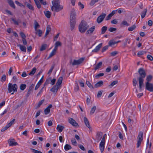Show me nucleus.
I'll use <instances>...</instances> for the list:
<instances>
[{
  "label": "nucleus",
  "mask_w": 153,
  "mask_h": 153,
  "mask_svg": "<svg viewBox=\"0 0 153 153\" xmlns=\"http://www.w3.org/2000/svg\"><path fill=\"white\" fill-rule=\"evenodd\" d=\"M31 150L32 151V152L35 153H42L41 151L36 150V149H31Z\"/></svg>",
  "instance_id": "nucleus-60"
},
{
  "label": "nucleus",
  "mask_w": 153,
  "mask_h": 153,
  "mask_svg": "<svg viewBox=\"0 0 153 153\" xmlns=\"http://www.w3.org/2000/svg\"><path fill=\"white\" fill-rule=\"evenodd\" d=\"M143 140V133L142 131L139 132L137 140L142 141Z\"/></svg>",
  "instance_id": "nucleus-19"
},
{
  "label": "nucleus",
  "mask_w": 153,
  "mask_h": 153,
  "mask_svg": "<svg viewBox=\"0 0 153 153\" xmlns=\"http://www.w3.org/2000/svg\"><path fill=\"white\" fill-rule=\"evenodd\" d=\"M6 76L5 74H3L1 78V81L2 82H4L6 80Z\"/></svg>",
  "instance_id": "nucleus-56"
},
{
  "label": "nucleus",
  "mask_w": 153,
  "mask_h": 153,
  "mask_svg": "<svg viewBox=\"0 0 153 153\" xmlns=\"http://www.w3.org/2000/svg\"><path fill=\"white\" fill-rule=\"evenodd\" d=\"M52 3L53 6L51 8L52 11L58 12L62 9L63 6L60 5L59 0H53Z\"/></svg>",
  "instance_id": "nucleus-2"
},
{
  "label": "nucleus",
  "mask_w": 153,
  "mask_h": 153,
  "mask_svg": "<svg viewBox=\"0 0 153 153\" xmlns=\"http://www.w3.org/2000/svg\"><path fill=\"white\" fill-rule=\"evenodd\" d=\"M147 58L150 61H152L153 60V57L150 55H147Z\"/></svg>",
  "instance_id": "nucleus-57"
},
{
  "label": "nucleus",
  "mask_w": 153,
  "mask_h": 153,
  "mask_svg": "<svg viewBox=\"0 0 153 153\" xmlns=\"http://www.w3.org/2000/svg\"><path fill=\"white\" fill-rule=\"evenodd\" d=\"M84 120L86 126L87 127H88L89 128H91L90 126V125L89 122L87 118L86 117H85L84 118Z\"/></svg>",
  "instance_id": "nucleus-17"
},
{
  "label": "nucleus",
  "mask_w": 153,
  "mask_h": 153,
  "mask_svg": "<svg viewBox=\"0 0 153 153\" xmlns=\"http://www.w3.org/2000/svg\"><path fill=\"white\" fill-rule=\"evenodd\" d=\"M117 10H113L111 13H110L106 18L105 20H110L112 16H113L116 13V11H117Z\"/></svg>",
  "instance_id": "nucleus-12"
},
{
  "label": "nucleus",
  "mask_w": 153,
  "mask_h": 153,
  "mask_svg": "<svg viewBox=\"0 0 153 153\" xmlns=\"http://www.w3.org/2000/svg\"><path fill=\"white\" fill-rule=\"evenodd\" d=\"M47 46V45L45 44L42 45L40 48V51H42L45 50Z\"/></svg>",
  "instance_id": "nucleus-36"
},
{
  "label": "nucleus",
  "mask_w": 153,
  "mask_h": 153,
  "mask_svg": "<svg viewBox=\"0 0 153 153\" xmlns=\"http://www.w3.org/2000/svg\"><path fill=\"white\" fill-rule=\"evenodd\" d=\"M99 0H91L90 3V4L91 6L93 5L96 3L98 2Z\"/></svg>",
  "instance_id": "nucleus-44"
},
{
  "label": "nucleus",
  "mask_w": 153,
  "mask_h": 153,
  "mask_svg": "<svg viewBox=\"0 0 153 153\" xmlns=\"http://www.w3.org/2000/svg\"><path fill=\"white\" fill-rule=\"evenodd\" d=\"M59 87V86L56 85H54L51 89L50 91L54 94H56L57 91Z\"/></svg>",
  "instance_id": "nucleus-11"
},
{
  "label": "nucleus",
  "mask_w": 153,
  "mask_h": 153,
  "mask_svg": "<svg viewBox=\"0 0 153 153\" xmlns=\"http://www.w3.org/2000/svg\"><path fill=\"white\" fill-rule=\"evenodd\" d=\"M15 119L13 120L12 121H11L9 123H8L7 125V126L9 128L10 127L12 124L14 123V121H15Z\"/></svg>",
  "instance_id": "nucleus-47"
},
{
  "label": "nucleus",
  "mask_w": 153,
  "mask_h": 153,
  "mask_svg": "<svg viewBox=\"0 0 153 153\" xmlns=\"http://www.w3.org/2000/svg\"><path fill=\"white\" fill-rule=\"evenodd\" d=\"M115 44V41L113 40H110L108 42V46H112L113 45Z\"/></svg>",
  "instance_id": "nucleus-38"
},
{
  "label": "nucleus",
  "mask_w": 153,
  "mask_h": 153,
  "mask_svg": "<svg viewBox=\"0 0 153 153\" xmlns=\"http://www.w3.org/2000/svg\"><path fill=\"white\" fill-rule=\"evenodd\" d=\"M139 76L137 78L139 81V87L140 90H141L142 86L143 84L144 78L145 77L146 74L145 70L143 68H140L138 71Z\"/></svg>",
  "instance_id": "nucleus-1"
},
{
  "label": "nucleus",
  "mask_w": 153,
  "mask_h": 153,
  "mask_svg": "<svg viewBox=\"0 0 153 153\" xmlns=\"http://www.w3.org/2000/svg\"><path fill=\"white\" fill-rule=\"evenodd\" d=\"M116 30V28H114V27H110L108 29L109 31L111 32L114 31Z\"/></svg>",
  "instance_id": "nucleus-62"
},
{
  "label": "nucleus",
  "mask_w": 153,
  "mask_h": 153,
  "mask_svg": "<svg viewBox=\"0 0 153 153\" xmlns=\"http://www.w3.org/2000/svg\"><path fill=\"white\" fill-rule=\"evenodd\" d=\"M26 85L25 84H21L20 86V89L22 91H23L26 87Z\"/></svg>",
  "instance_id": "nucleus-39"
},
{
  "label": "nucleus",
  "mask_w": 153,
  "mask_h": 153,
  "mask_svg": "<svg viewBox=\"0 0 153 153\" xmlns=\"http://www.w3.org/2000/svg\"><path fill=\"white\" fill-rule=\"evenodd\" d=\"M96 106H94L91 109V110L90 112V114L91 115H92L94 114V113L95 110H96Z\"/></svg>",
  "instance_id": "nucleus-34"
},
{
  "label": "nucleus",
  "mask_w": 153,
  "mask_h": 153,
  "mask_svg": "<svg viewBox=\"0 0 153 153\" xmlns=\"http://www.w3.org/2000/svg\"><path fill=\"white\" fill-rule=\"evenodd\" d=\"M103 84V82L102 81H100L98 82L94 85L95 88H97L102 86Z\"/></svg>",
  "instance_id": "nucleus-16"
},
{
  "label": "nucleus",
  "mask_w": 153,
  "mask_h": 153,
  "mask_svg": "<svg viewBox=\"0 0 153 153\" xmlns=\"http://www.w3.org/2000/svg\"><path fill=\"white\" fill-rule=\"evenodd\" d=\"M152 75H149L148 76H147L146 79L147 81L146 82H149L152 80Z\"/></svg>",
  "instance_id": "nucleus-29"
},
{
  "label": "nucleus",
  "mask_w": 153,
  "mask_h": 153,
  "mask_svg": "<svg viewBox=\"0 0 153 153\" xmlns=\"http://www.w3.org/2000/svg\"><path fill=\"white\" fill-rule=\"evenodd\" d=\"M102 133L101 132H98L96 135L97 139V140H100L102 136Z\"/></svg>",
  "instance_id": "nucleus-23"
},
{
  "label": "nucleus",
  "mask_w": 153,
  "mask_h": 153,
  "mask_svg": "<svg viewBox=\"0 0 153 153\" xmlns=\"http://www.w3.org/2000/svg\"><path fill=\"white\" fill-rule=\"evenodd\" d=\"M104 75V74L103 73H100L97 75L95 76V77L96 79H97L99 78L100 77L103 76Z\"/></svg>",
  "instance_id": "nucleus-48"
},
{
  "label": "nucleus",
  "mask_w": 153,
  "mask_h": 153,
  "mask_svg": "<svg viewBox=\"0 0 153 153\" xmlns=\"http://www.w3.org/2000/svg\"><path fill=\"white\" fill-rule=\"evenodd\" d=\"M137 82L136 78L133 79V83L134 86H135L137 84Z\"/></svg>",
  "instance_id": "nucleus-59"
},
{
  "label": "nucleus",
  "mask_w": 153,
  "mask_h": 153,
  "mask_svg": "<svg viewBox=\"0 0 153 153\" xmlns=\"http://www.w3.org/2000/svg\"><path fill=\"white\" fill-rule=\"evenodd\" d=\"M35 3L38 9L41 8V6L39 1L38 0H34Z\"/></svg>",
  "instance_id": "nucleus-30"
},
{
  "label": "nucleus",
  "mask_w": 153,
  "mask_h": 153,
  "mask_svg": "<svg viewBox=\"0 0 153 153\" xmlns=\"http://www.w3.org/2000/svg\"><path fill=\"white\" fill-rule=\"evenodd\" d=\"M36 68L34 67L30 71V72L29 73V75H33L35 73L36 71Z\"/></svg>",
  "instance_id": "nucleus-31"
},
{
  "label": "nucleus",
  "mask_w": 153,
  "mask_h": 153,
  "mask_svg": "<svg viewBox=\"0 0 153 153\" xmlns=\"http://www.w3.org/2000/svg\"><path fill=\"white\" fill-rule=\"evenodd\" d=\"M105 144V142L101 141L100 144V148L102 153L104 150Z\"/></svg>",
  "instance_id": "nucleus-14"
},
{
  "label": "nucleus",
  "mask_w": 153,
  "mask_h": 153,
  "mask_svg": "<svg viewBox=\"0 0 153 153\" xmlns=\"http://www.w3.org/2000/svg\"><path fill=\"white\" fill-rule=\"evenodd\" d=\"M26 6L27 7L30 9L32 10H34L33 7L31 4L29 3H27V4Z\"/></svg>",
  "instance_id": "nucleus-41"
},
{
  "label": "nucleus",
  "mask_w": 153,
  "mask_h": 153,
  "mask_svg": "<svg viewBox=\"0 0 153 153\" xmlns=\"http://www.w3.org/2000/svg\"><path fill=\"white\" fill-rule=\"evenodd\" d=\"M20 34L22 38V39H24L26 38V36L24 33L23 32H21L20 33Z\"/></svg>",
  "instance_id": "nucleus-53"
},
{
  "label": "nucleus",
  "mask_w": 153,
  "mask_h": 153,
  "mask_svg": "<svg viewBox=\"0 0 153 153\" xmlns=\"http://www.w3.org/2000/svg\"><path fill=\"white\" fill-rule=\"evenodd\" d=\"M106 14L105 13H102L99 16L97 19V22L99 24L101 22L104 20L105 16Z\"/></svg>",
  "instance_id": "nucleus-7"
},
{
  "label": "nucleus",
  "mask_w": 153,
  "mask_h": 153,
  "mask_svg": "<svg viewBox=\"0 0 153 153\" xmlns=\"http://www.w3.org/2000/svg\"><path fill=\"white\" fill-rule=\"evenodd\" d=\"M71 148V146L69 144H66L65 145L64 147V149L65 150L68 151L70 150Z\"/></svg>",
  "instance_id": "nucleus-32"
},
{
  "label": "nucleus",
  "mask_w": 153,
  "mask_h": 153,
  "mask_svg": "<svg viewBox=\"0 0 153 153\" xmlns=\"http://www.w3.org/2000/svg\"><path fill=\"white\" fill-rule=\"evenodd\" d=\"M84 59V58H81L77 60H74L72 65H75L80 64L82 62Z\"/></svg>",
  "instance_id": "nucleus-8"
},
{
  "label": "nucleus",
  "mask_w": 153,
  "mask_h": 153,
  "mask_svg": "<svg viewBox=\"0 0 153 153\" xmlns=\"http://www.w3.org/2000/svg\"><path fill=\"white\" fill-rule=\"evenodd\" d=\"M147 12V9H145L141 13V16L142 19L143 18L145 17Z\"/></svg>",
  "instance_id": "nucleus-25"
},
{
  "label": "nucleus",
  "mask_w": 153,
  "mask_h": 153,
  "mask_svg": "<svg viewBox=\"0 0 153 153\" xmlns=\"http://www.w3.org/2000/svg\"><path fill=\"white\" fill-rule=\"evenodd\" d=\"M143 140V133L142 131L139 132L137 140L142 141Z\"/></svg>",
  "instance_id": "nucleus-18"
},
{
  "label": "nucleus",
  "mask_w": 153,
  "mask_h": 153,
  "mask_svg": "<svg viewBox=\"0 0 153 153\" xmlns=\"http://www.w3.org/2000/svg\"><path fill=\"white\" fill-rule=\"evenodd\" d=\"M64 128V127L63 126L60 125H58L57 126L56 129L58 130L59 132L60 133L62 131Z\"/></svg>",
  "instance_id": "nucleus-22"
},
{
  "label": "nucleus",
  "mask_w": 153,
  "mask_h": 153,
  "mask_svg": "<svg viewBox=\"0 0 153 153\" xmlns=\"http://www.w3.org/2000/svg\"><path fill=\"white\" fill-rule=\"evenodd\" d=\"M136 27V26L135 25H133L132 26L129 27L128 28V30L129 31H132L134 30Z\"/></svg>",
  "instance_id": "nucleus-37"
},
{
  "label": "nucleus",
  "mask_w": 153,
  "mask_h": 153,
  "mask_svg": "<svg viewBox=\"0 0 153 153\" xmlns=\"http://www.w3.org/2000/svg\"><path fill=\"white\" fill-rule=\"evenodd\" d=\"M35 31H36L35 33L36 34H38L39 36L41 37L42 36V30L39 29H37L36 30H35Z\"/></svg>",
  "instance_id": "nucleus-27"
},
{
  "label": "nucleus",
  "mask_w": 153,
  "mask_h": 153,
  "mask_svg": "<svg viewBox=\"0 0 153 153\" xmlns=\"http://www.w3.org/2000/svg\"><path fill=\"white\" fill-rule=\"evenodd\" d=\"M89 27V26L87 23L82 20L79 26V31L81 33H83Z\"/></svg>",
  "instance_id": "nucleus-4"
},
{
  "label": "nucleus",
  "mask_w": 153,
  "mask_h": 153,
  "mask_svg": "<svg viewBox=\"0 0 153 153\" xmlns=\"http://www.w3.org/2000/svg\"><path fill=\"white\" fill-rule=\"evenodd\" d=\"M76 23V14L75 10H73L71 12L70 22L71 29V30H72L74 29Z\"/></svg>",
  "instance_id": "nucleus-3"
},
{
  "label": "nucleus",
  "mask_w": 153,
  "mask_h": 153,
  "mask_svg": "<svg viewBox=\"0 0 153 153\" xmlns=\"http://www.w3.org/2000/svg\"><path fill=\"white\" fill-rule=\"evenodd\" d=\"M71 142L72 143V144L74 145H76L77 144V142L75 139H72L71 140Z\"/></svg>",
  "instance_id": "nucleus-61"
},
{
  "label": "nucleus",
  "mask_w": 153,
  "mask_h": 153,
  "mask_svg": "<svg viewBox=\"0 0 153 153\" xmlns=\"http://www.w3.org/2000/svg\"><path fill=\"white\" fill-rule=\"evenodd\" d=\"M68 121L69 123L73 126L75 127L79 126L78 124L73 118H69L68 119Z\"/></svg>",
  "instance_id": "nucleus-9"
},
{
  "label": "nucleus",
  "mask_w": 153,
  "mask_h": 153,
  "mask_svg": "<svg viewBox=\"0 0 153 153\" xmlns=\"http://www.w3.org/2000/svg\"><path fill=\"white\" fill-rule=\"evenodd\" d=\"M22 41L24 45H27V42L25 38L22 39Z\"/></svg>",
  "instance_id": "nucleus-58"
},
{
  "label": "nucleus",
  "mask_w": 153,
  "mask_h": 153,
  "mask_svg": "<svg viewBox=\"0 0 153 153\" xmlns=\"http://www.w3.org/2000/svg\"><path fill=\"white\" fill-rule=\"evenodd\" d=\"M56 53V52L53 50L51 52L50 54L49 57H48V59L50 58L51 57L53 56Z\"/></svg>",
  "instance_id": "nucleus-49"
},
{
  "label": "nucleus",
  "mask_w": 153,
  "mask_h": 153,
  "mask_svg": "<svg viewBox=\"0 0 153 153\" xmlns=\"http://www.w3.org/2000/svg\"><path fill=\"white\" fill-rule=\"evenodd\" d=\"M62 79H63L62 77V76L60 77L59 78L56 85L58 86H59V87L60 85L62 84Z\"/></svg>",
  "instance_id": "nucleus-21"
},
{
  "label": "nucleus",
  "mask_w": 153,
  "mask_h": 153,
  "mask_svg": "<svg viewBox=\"0 0 153 153\" xmlns=\"http://www.w3.org/2000/svg\"><path fill=\"white\" fill-rule=\"evenodd\" d=\"M34 85L33 84H32L29 87L28 91L30 92H31L33 89L34 88Z\"/></svg>",
  "instance_id": "nucleus-54"
},
{
  "label": "nucleus",
  "mask_w": 153,
  "mask_h": 153,
  "mask_svg": "<svg viewBox=\"0 0 153 153\" xmlns=\"http://www.w3.org/2000/svg\"><path fill=\"white\" fill-rule=\"evenodd\" d=\"M8 143L10 146H13L17 145V142H15V140L14 139H10L8 140Z\"/></svg>",
  "instance_id": "nucleus-10"
},
{
  "label": "nucleus",
  "mask_w": 153,
  "mask_h": 153,
  "mask_svg": "<svg viewBox=\"0 0 153 153\" xmlns=\"http://www.w3.org/2000/svg\"><path fill=\"white\" fill-rule=\"evenodd\" d=\"M18 86L16 84H12L11 83H9L8 85V91L9 93H11L12 91L14 92H16L17 91Z\"/></svg>",
  "instance_id": "nucleus-5"
},
{
  "label": "nucleus",
  "mask_w": 153,
  "mask_h": 153,
  "mask_svg": "<svg viewBox=\"0 0 153 153\" xmlns=\"http://www.w3.org/2000/svg\"><path fill=\"white\" fill-rule=\"evenodd\" d=\"M86 83L87 85L91 89H94V87L93 86L91 85V84L89 81H86Z\"/></svg>",
  "instance_id": "nucleus-35"
},
{
  "label": "nucleus",
  "mask_w": 153,
  "mask_h": 153,
  "mask_svg": "<svg viewBox=\"0 0 153 153\" xmlns=\"http://www.w3.org/2000/svg\"><path fill=\"white\" fill-rule=\"evenodd\" d=\"M117 81H113L111 84L109 85V86H111V87L114 86V85H116L117 83Z\"/></svg>",
  "instance_id": "nucleus-52"
},
{
  "label": "nucleus",
  "mask_w": 153,
  "mask_h": 153,
  "mask_svg": "<svg viewBox=\"0 0 153 153\" xmlns=\"http://www.w3.org/2000/svg\"><path fill=\"white\" fill-rule=\"evenodd\" d=\"M50 109H49L46 108L44 110V112L45 114L46 115L50 113Z\"/></svg>",
  "instance_id": "nucleus-55"
},
{
  "label": "nucleus",
  "mask_w": 153,
  "mask_h": 153,
  "mask_svg": "<svg viewBox=\"0 0 153 153\" xmlns=\"http://www.w3.org/2000/svg\"><path fill=\"white\" fill-rule=\"evenodd\" d=\"M35 26H34V28L35 30H37V28L39 27L40 26L39 25L38 23L36 21H35L34 23Z\"/></svg>",
  "instance_id": "nucleus-40"
},
{
  "label": "nucleus",
  "mask_w": 153,
  "mask_h": 153,
  "mask_svg": "<svg viewBox=\"0 0 153 153\" xmlns=\"http://www.w3.org/2000/svg\"><path fill=\"white\" fill-rule=\"evenodd\" d=\"M79 90V87L77 83H76L75 84V87L74 88V91L76 92L77 91Z\"/></svg>",
  "instance_id": "nucleus-43"
},
{
  "label": "nucleus",
  "mask_w": 153,
  "mask_h": 153,
  "mask_svg": "<svg viewBox=\"0 0 153 153\" xmlns=\"http://www.w3.org/2000/svg\"><path fill=\"white\" fill-rule=\"evenodd\" d=\"M95 28V26H93L90 28L88 30L86 33V34H88L90 33H92L93 32Z\"/></svg>",
  "instance_id": "nucleus-20"
},
{
  "label": "nucleus",
  "mask_w": 153,
  "mask_h": 153,
  "mask_svg": "<svg viewBox=\"0 0 153 153\" xmlns=\"http://www.w3.org/2000/svg\"><path fill=\"white\" fill-rule=\"evenodd\" d=\"M51 28L49 25H48L47 27L46 30V35H48L51 30Z\"/></svg>",
  "instance_id": "nucleus-45"
},
{
  "label": "nucleus",
  "mask_w": 153,
  "mask_h": 153,
  "mask_svg": "<svg viewBox=\"0 0 153 153\" xmlns=\"http://www.w3.org/2000/svg\"><path fill=\"white\" fill-rule=\"evenodd\" d=\"M121 24L123 26H129L130 25L125 20L122 21L121 22Z\"/></svg>",
  "instance_id": "nucleus-42"
},
{
  "label": "nucleus",
  "mask_w": 153,
  "mask_h": 153,
  "mask_svg": "<svg viewBox=\"0 0 153 153\" xmlns=\"http://www.w3.org/2000/svg\"><path fill=\"white\" fill-rule=\"evenodd\" d=\"M108 47L109 46L108 45L104 46L102 48L101 52H104L108 48Z\"/></svg>",
  "instance_id": "nucleus-51"
},
{
  "label": "nucleus",
  "mask_w": 153,
  "mask_h": 153,
  "mask_svg": "<svg viewBox=\"0 0 153 153\" xmlns=\"http://www.w3.org/2000/svg\"><path fill=\"white\" fill-rule=\"evenodd\" d=\"M27 75L25 71H23L21 75L23 77H25L27 76Z\"/></svg>",
  "instance_id": "nucleus-64"
},
{
  "label": "nucleus",
  "mask_w": 153,
  "mask_h": 153,
  "mask_svg": "<svg viewBox=\"0 0 153 153\" xmlns=\"http://www.w3.org/2000/svg\"><path fill=\"white\" fill-rule=\"evenodd\" d=\"M102 46V43H101L98 45L92 51V52H97L101 48Z\"/></svg>",
  "instance_id": "nucleus-13"
},
{
  "label": "nucleus",
  "mask_w": 153,
  "mask_h": 153,
  "mask_svg": "<svg viewBox=\"0 0 153 153\" xmlns=\"http://www.w3.org/2000/svg\"><path fill=\"white\" fill-rule=\"evenodd\" d=\"M146 88L147 90L151 91H153V85L149 82L146 83Z\"/></svg>",
  "instance_id": "nucleus-6"
},
{
  "label": "nucleus",
  "mask_w": 153,
  "mask_h": 153,
  "mask_svg": "<svg viewBox=\"0 0 153 153\" xmlns=\"http://www.w3.org/2000/svg\"><path fill=\"white\" fill-rule=\"evenodd\" d=\"M103 92V91H99L98 92L97 94V97H100L102 94V92Z\"/></svg>",
  "instance_id": "nucleus-63"
},
{
  "label": "nucleus",
  "mask_w": 153,
  "mask_h": 153,
  "mask_svg": "<svg viewBox=\"0 0 153 153\" xmlns=\"http://www.w3.org/2000/svg\"><path fill=\"white\" fill-rule=\"evenodd\" d=\"M17 46L18 47H19L21 51H22L26 52V47L24 45H21V44H17Z\"/></svg>",
  "instance_id": "nucleus-15"
},
{
  "label": "nucleus",
  "mask_w": 153,
  "mask_h": 153,
  "mask_svg": "<svg viewBox=\"0 0 153 153\" xmlns=\"http://www.w3.org/2000/svg\"><path fill=\"white\" fill-rule=\"evenodd\" d=\"M44 13L46 16L48 18H49L51 17V13L50 12L48 11H44Z\"/></svg>",
  "instance_id": "nucleus-24"
},
{
  "label": "nucleus",
  "mask_w": 153,
  "mask_h": 153,
  "mask_svg": "<svg viewBox=\"0 0 153 153\" xmlns=\"http://www.w3.org/2000/svg\"><path fill=\"white\" fill-rule=\"evenodd\" d=\"M15 3L17 4V5H19V6L21 7H25V6L24 5H23L21 3H19L18 1H15Z\"/></svg>",
  "instance_id": "nucleus-50"
},
{
  "label": "nucleus",
  "mask_w": 153,
  "mask_h": 153,
  "mask_svg": "<svg viewBox=\"0 0 153 153\" xmlns=\"http://www.w3.org/2000/svg\"><path fill=\"white\" fill-rule=\"evenodd\" d=\"M107 30V27L106 26H103L101 29V33L102 34H104L105 31Z\"/></svg>",
  "instance_id": "nucleus-33"
},
{
  "label": "nucleus",
  "mask_w": 153,
  "mask_h": 153,
  "mask_svg": "<svg viewBox=\"0 0 153 153\" xmlns=\"http://www.w3.org/2000/svg\"><path fill=\"white\" fill-rule=\"evenodd\" d=\"M102 64V62H99L97 65H96L95 67L94 68V69L95 70H97L100 68Z\"/></svg>",
  "instance_id": "nucleus-28"
},
{
  "label": "nucleus",
  "mask_w": 153,
  "mask_h": 153,
  "mask_svg": "<svg viewBox=\"0 0 153 153\" xmlns=\"http://www.w3.org/2000/svg\"><path fill=\"white\" fill-rule=\"evenodd\" d=\"M54 65H52V66H51V69L49 70V71L48 72V74L50 75L51 74V73L52 71L53 70L54 68Z\"/></svg>",
  "instance_id": "nucleus-46"
},
{
  "label": "nucleus",
  "mask_w": 153,
  "mask_h": 153,
  "mask_svg": "<svg viewBox=\"0 0 153 153\" xmlns=\"http://www.w3.org/2000/svg\"><path fill=\"white\" fill-rule=\"evenodd\" d=\"M8 3L11 7L14 9L15 8V5L12 0H8Z\"/></svg>",
  "instance_id": "nucleus-26"
}]
</instances>
